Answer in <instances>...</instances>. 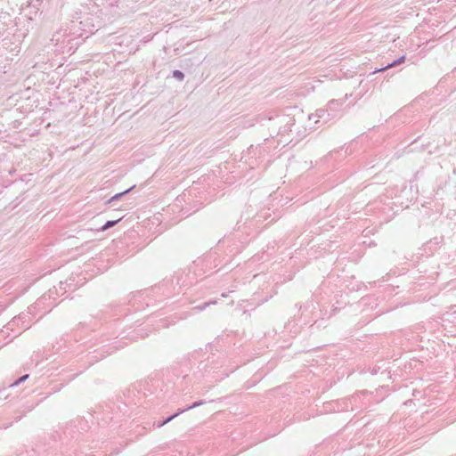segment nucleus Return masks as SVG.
<instances>
[{"instance_id":"f257e3e1","label":"nucleus","mask_w":456,"mask_h":456,"mask_svg":"<svg viewBox=\"0 0 456 456\" xmlns=\"http://www.w3.org/2000/svg\"><path fill=\"white\" fill-rule=\"evenodd\" d=\"M404 59H405V56L403 55V56L400 57L399 59H397L396 61H393L392 63H389L385 68L379 69L378 71H383V70L392 68L395 65H398V64L403 62Z\"/></svg>"},{"instance_id":"f03ea898","label":"nucleus","mask_w":456,"mask_h":456,"mask_svg":"<svg viewBox=\"0 0 456 456\" xmlns=\"http://www.w3.org/2000/svg\"><path fill=\"white\" fill-rule=\"evenodd\" d=\"M134 186H132L131 188L126 190L125 191L123 192H120V193H117L116 195H114L113 197L110 198V200L108 201V203H110L114 200H117L118 199H120L123 195L126 194L127 192H129Z\"/></svg>"},{"instance_id":"7ed1b4c3","label":"nucleus","mask_w":456,"mask_h":456,"mask_svg":"<svg viewBox=\"0 0 456 456\" xmlns=\"http://www.w3.org/2000/svg\"><path fill=\"white\" fill-rule=\"evenodd\" d=\"M183 411H184V410H183V411H179V412H177V413H175V414H174V415L170 416V417H169V418H167V419H164V421H163V422H161V423H159V424L158 425V427H159V428L163 427L164 425H166L167 423L170 422L172 419H174L175 417H177L180 413H182V412H183Z\"/></svg>"},{"instance_id":"20e7f679","label":"nucleus","mask_w":456,"mask_h":456,"mask_svg":"<svg viewBox=\"0 0 456 456\" xmlns=\"http://www.w3.org/2000/svg\"><path fill=\"white\" fill-rule=\"evenodd\" d=\"M119 220L120 219L106 222V224L101 228V231H106L107 229L114 226Z\"/></svg>"},{"instance_id":"39448f33","label":"nucleus","mask_w":456,"mask_h":456,"mask_svg":"<svg viewBox=\"0 0 456 456\" xmlns=\"http://www.w3.org/2000/svg\"><path fill=\"white\" fill-rule=\"evenodd\" d=\"M173 76H174V77H175V78H177L179 80H183V77H184L183 73L182 71H180V70H175L173 72Z\"/></svg>"},{"instance_id":"423d86ee","label":"nucleus","mask_w":456,"mask_h":456,"mask_svg":"<svg viewBox=\"0 0 456 456\" xmlns=\"http://www.w3.org/2000/svg\"><path fill=\"white\" fill-rule=\"evenodd\" d=\"M28 375H24L22 377H20L17 381H15L12 386H15V385H18L23 381H25L27 379H28Z\"/></svg>"},{"instance_id":"0eeeda50","label":"nucleus","mask_w":456,"mask_h":456,"mask_svg":"<svg viewBox=\"0 0 456 456\" xmlns=\"http://www.w3.org/2000/svg\"><path fill=\"white\" fill-rule=\"evenodd\" d=\"M204 403L202 401H199V402H196L194 403L191 406L188 407L187 410H190V409H193L195 407H198V406H200L202 405Z\"/></svg>"}]
</instances>
